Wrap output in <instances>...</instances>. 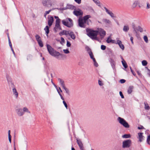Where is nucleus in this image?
<instances>
[{
  "label": "nucleus",
  "instance_id": "nucleus-1",
  "mask_svg": "<svg viewBox=\"0 0 150 150\" xmlns=\"http://www.w3.org/2000/svg\"><path fill=\"white\" fill-rule=\"evenodd\" d=\"M91 17L90 15H87L83 17V18H79L78 20V25L81 28H85L86 24L89 25L90 23L91 22V21L89 19Z\"/></svg>",
  "mask_w": 150,
  "mask_h": 150
},
{
  "label": "nucleus",
  "instance_id": "nucleus-2",
  "mask_svg": "<svg viewBox=\"0 0 150 150\" xmlns=\"http://www.w3.org/2000/svg\"><path fill=\"white\" fill-rule=\"evenodd\" d=\"M87 34L88 36L93 40H98L97 37L98 31L97 30H94L92 29L87 28L86 29Z\"/></svg>",
  "mask_w": 150,
  "mask_h": 150
},
{
  "label": "nucleus",
  "instance_id": "nucleus-3",
  "mask_svg": "<svg viewBox=\"0 0 150 150\" xmlns=\"http://www.w3.org/2000/svg\"><path fill=\"white\" fill-rule=\"evenodd\" d=\"M47 49L49 53L52 56L54 57L59 56L60 55L59 52L56 51L48 44L47 45Z\"/></svg>",
  "mask_w": 150,
  "mask_h": 150
},
{
  "label": "nucleus",
  "instance_id": "nucleus-4",
  "mask_svg": "<svg viewBox=\"0 0 150 150\" xmlns=\"http://www.w3.org/2000/svg\"><path fill=\"white\" fill-rule=\"evenodd\" d=\"M62 24L68 28H71L73 25V21L70 18H67L62 21Z\"/></svg>",
  "mask_w": 150,
  "mask_h": 150
},
{
  "label": "nucleus",
  "instance_id": "nucleus-5",
  "mask_svg": "<svg viewBox=\"0 0 150 150\" xmlns=\"http://www.w3.org/2000/svg\"><path fill=\"white\" fill-rule=\"evenodd\" d=\"M117 120L120 124L122 125L125 128H127L129 127V125L124 119L120 117H119L117 118Z\"/></svg>",
  "mask_w": 150,
  "mask_h": 150
},
{
  "label": "nucleus",
  "instance_id": "nucleus-6",
  "mask_svg": "<svg viewBox=\"0 0 150 150\" xmlns=\"http://www.w3.org/2000/svg\"><path fill=\"white\" fill-rule=\"evenodd\" d=\"M131 141L130 139H127L124 141L122 142V148H129L131 146Z\"/></svg>",
  "mask_w": 150,
  "mask_h": 150
},
{
  "label": "nucleus",
  "instance_id": "nucleus-7",
  "mask_svg": "<svg viewBox=\"0 0 150 150\" xmlns=\"http://www.w3.org/2000/svg\"><path fill=\"white\" fill-rule=\"evenodd\" d=\"M98 35L99 34L100 35L101 38L102 39L105 35L106 34V32L103 29L101 28H98Z\"/></svg>",
  "mask_w": 150,
  "mask_h": 150
},
{
  "label": "nucleus",
  "instance_id": "nucleus-8",
  "mask_svg": "<svg viewBox=\"0 0 150 150\" xmlns=\"http://www.w3.org/2000/svg\"><path fill=\"white\" fill-rule=\"evenodd\" d=\"M7 80L8 83L10 87L14 88L15 87L13 83L12 82L11 78L8 76L7 75L6 76Z\"/></svg>",
  "mask_w": 150,
  "mask_h": 150
},
{
  "label": "nucleus",
  "instance_id": "nucleus-9",
  "mask_svg": "<svg viewBox=\"0 0 150 150\" xmlns=\"http://www.w3.org/2000/svg\"><path fill=\"white\" fill-rule=\"evenodd\" d=\"M118 38H117V41L116 42L115 44H118L120 48L122 50H124L125 48L124 46L122 44V42L121 40H119Z\"/></svg>",
  "mask_w": 150,
  "mask_h": 150
},
{
  "label": "nucleus",
  "instance_id": "nucleus-10",
  "mask_svg": "<svg viewBox=\"0 0 150 150\" xmlns=\"http://www.w3.org/2000/svg\"><path fill=\"white\" fill-rule=\"evenodd\" d=\"M16 112L19 116H21L24 115V111L22 108H18L16 110Z\"/></svg>",
  "mask_w": 150,
  "mask_h": 150
},
{
  "label": "nucleus",
  "instance_id": "nucleus-11",
  "mask_svg": "<svg viewBox=\"0 0 150 150\" xmlns=\"http://www.w3.org/2000/svg\"><path fill=\"white\" fill-rule=\"evenodd\" d=\"M76 142L81 150H84L83 144L80 139H76Z\"/></svg>",
  "mask_w": 150,
  "mask_h": 150
},
{
  "label": "nucleus",
  "instance_id": "nucleus-12",
  "mask_svg": "<svg viewBox=\"0 0 150 150\" xmlns=\"http://www.w3.org/2000/svg\"><path fill=\"white\" fill-rule=\"evenodd\" d=\"M104 8L105 9L106 13L109 15L112 18H115L116 17L114 16V13H112L111 11L108 10L106 7H104Z\"/></svg>",
  "mask_w": 150,
  "mask_h": 150
},
{
  "label": "nucleus",
  "instance_id": "nucleus-13",
  "mask_svg": "<svg viewBox=\"0 0 150 150\" xmlns=\"http://www.w3.org/2000/svg\"><path fill=\"white\" fill-rule=\"evenodd\" d=\"M87 50L91 58L93 60V61H95V59L94 57L93 53L91 50V49L89 48L88 47L87 49Z\"/></svg>",
  "mask_w": 150,
  "mask_h": 150
},
{
  "label": "nucleus",
  "instance_id": "nucleus-14",
  "mask_svg": "<svg viewBox=\"0 0 150 150\" xmlns=\"http://www.w3.org/2000/svg\"><path fill=\"white\" fill-rule=\"evenodd\" d=\"M73 13L76 16L82 15L83 13V12L81 10H74L73 12Z\"/></svg>",
  "mask_w": 150,
  "mask_h": 150
},
{
  "label": "nucleus",
  "instance_id": "nucleus-15",
  "mask_svg": "<svg viewBox=\"0 0 150 150\" xmlns=\"http://www.w3.org/2000/svg\"><path fill=\"white\" fill-rule=\"evenodd\" d=\"M48 24L50 26L52 25L54 21V18L53 16H50L48 17Z\"/></svg>",
  "mask_w": 150,
  "mask_h": 150
},
{
  "label": "nucleus",
  "instance_id": "nucleus-16",
  "mask_svg": "<svg viewBox=\"0 0 150 150\" xmlns=\"http://www.w3.org/2000/svg\"><path fill=\"white\" fill-rule=\"evenodd\" d=\"M106 42L108 43H112L115 44L116 41L114 40H112L110 36H109L106 40Z\"/></svg>",
  "mask_w": 150,
  "mask_h": 150
},
{
  "label": "nucleus",
  "instance_id": "nucleus-17",
  "mask_svg": "<svg viewBox=\"0 0 150 150\" xmlns=\"http://www.w3.org/2000/svg\"><path fill=\"white\" fill-rule=\"evenodd\" d=\"M62 30L60 25H55V27L54 28V30L55 33L57 32L59 30Z\"/></svg>",
  "mask_w": 150,
  "mask_h": 150
},
{
  "label": "nucleus",
  "instance_id": "nucleus-18",
  "mask_svg": "<svg viewBox=\"0 0 150 150\" xmlns=\"http://www.w3.org/2000/svg\"><path fill=\"white\" fill-rule=\"evenodd\" d=\"M58 80L63 88H64V87H66L64 82L63 80L60 78H58Z\"/></svg>",
  "mask_w": 150,
  "mask_h": 150
},
{
  "label": "nucleus",
  "instance_id": "nucleus-19",
  "mask_svg": "<svg viewBox=\"0 0 150 150\" xmlns=\"http://www.w3.org/2000/svg\"><path fill=\"white\" fill-rule=\"evenodd\" d=\"M13 95L15 96L16 98H17L18 97V93L17 92V90L15 88H13L12 89Z\"/></svg>",
  "mask_w": 150,
  "mask_h": 150
},
{
  "label": "nucleus",
  "instance_id": "nucleus-20",
  "mask_svg": "<svg viewBox=\"0 0 150 150\" xmlns=\"http://www.w3.org/2000/svg\"><path fill=\"white\" fill-rule=\"evenodd\" d=\"M143 133H139L138 134L139 141L140 142H142L143 140Z\"/></svg>",
  "mask_w": 150,
  "mask_h": 150
},
{
  "label": "nucleus",
  "instance_id": "nucleus-21",
  "mask_svg": "<svg viewBox=\"0 0 150 150\" xmlns=\"http://www.w3.org/2000/svg\"><path fill=\"white\" fill-rule=\"evenodd\" d=\"M110 62L112 68L114 69L115 68V62L112 59H110Z\"/></svg>",
  "mask_w": 150,
  "mask_h": 150
},
{
  "label": "nucleus",
  "instance_id": "nucleus-22",
  "mask_svg": "<svg viewBox=\"0 0 150 150\" xmlns=\"http://www.w3.org/2000/svg\"><path fill=\"white\" fill-rule=\"evenodd\" d=\"M134 87L133 86H130L129 87L127 90V93L128 94H130L132 91Z\"/></svg>",
  "mask_w": 150,
  "mask_h": 150
},
{
  "label": "nucleus",
  "instance_id": "nucleus-23",
  "mask_svg": "<svg viewBox=\"0 0 150 150\" xmlns=\"http://www.w3.org/2000/svg\"><path fill=\"white\" fill-rule=\"evenodd\" d=\"M103 21L105 24H110L111 23V22L110 21L107 19H103Z\"/></svg>",
  "mask_w": 150,
  "mask_h": 150
},
{
  "label": "nucleus",
  "instance_id": "nucleus-24",
  "mask_svg": "<svg viewBox=\"0 0 150 150\" xmlns=\"http://www.w3.org/2000/svg\"><path fill=\"white\" fill-rule=\"evenodd\" d=\"M69 36L71 37V38L73 40H75L76 38V36L74 34V33L71 31L70 33Z\"/></svg>",
  "mask_w": 150,
  "mask_h": 150
},
{
  "label": "nucleus",
  "instance_id": "nucleus-25",
  "mask_svg": "<svg viewBox=\"0 0 150 150\" xmlns=\"http://www.w3.org/2000/svg\"><path fill=\"white\" fill-rule=\"evenodd\" d=\"M65 90V92L69 96H70V92L69 89L65 87H64V88H63Z\"/></svg>",
  "mask_w": 150,
  "mask_h": 150
},
{
  "label": "nucleus",
  "instance_id": "nucleus-26",
  "mask_svg": "<svg viewBox=\"0 0 150 150\" xmlns=\"http://www.w3.org/2000/svg\"><path fill=\"white\" fill-rule=\"evenodd\" d=\"M132 26L133 29H134V30L135 32L137 33V27H136L135 23H132Z\"/></svg>",
  "mask_w": 150,
  "mask_h": 150
},
{
  "label": "nucleus",
  "instance_id": "nucleus-27",
  "mask_svg": "<svg viewBox=\"0 0 150 150\" xmlns=\"http://www.w3.org/2000/svg\"><path fill=\"white\" fill-rule=\"evenodd\" d=\"M123 30L126 32H127L129 30V27L128 26L125 25L124 26L123 29Z\"/></svg>",
  "mask_w": 150,
  "mask_h": 150
},
{
  "label": "nucleus",
  "instance_id": "nucleus-28",
  "mask_svg": "<svg viewBox=\"0 0 150 150\" xmlns=\"http://www.w3.org/2000/svg\"><path fill=\"white\" fill-rule=\"evenodd\" d=\"M49 28L48 26L47 25L44 28V30L45 31L46 33L47 34V35L49 33Z\"/></svg>",
  "mask_w": 150,
  "mask_h": 150
},
{
  "label": "nucleus",
  "instance_id": "nucleus-29",
  "mask_svg": "<svg viewBox=\"0 0 150 150\" xmlns=\"http://www.w3.org/2000/svg\"><path fill=\"white\" fill-rule=\"evenodd\" d=\"M23 110L24 111V114L25 112H27L29 113H30V111L28 110V109L26 107H24L23 109Z\"/></svg>",
  "mask_w": 150,
  "mask_h": 150
},
{
  "label": "nucleus",
  "instance_id": "nucleus-30",
  "mask_svg": "<svg viewBox=\"0 0 150 150\" xmlns=\"http://www.w3.org/2000/svg\"><path fill=\"white\" fill-rule=\"evenodd\" d=\"M137 31H139L140 32H142L143 31L142 28L140 26H138V27H137Z\"/></svg>",
  "mask_w": 150,
  "mask_h": 150
},
{
  "label": "nucleus",
  "instance_id": "nucleus-31",
  "mask_svg": "<svg viewBox=\"0 0 150 150\" xmlns=\"http://www.w3.org/2000/svg\"><path fill=\"white\" fill-rule=\"evenodd\" d=\"M35 38L37 42L41 40L40 36L38 35H36L35 36Z\"/></svg>",
  "mask_w": 150,
  "mask_h": 150
},
{
  "label": "nucleus",
  "instance_id": "nucleus-32",
  "mask_svg": "<svg viewBox=\"0 0 150 150\" xmlns=\"http://www.w3.org/2000/svg\"><path fill=\"white\" fill-rule=\"evenodd\" d=\"M130 135L129 134H125L122 136V137L123 138H130Z\"/></svg>",
  "mask_w": 150,
  "mask_h": 150
},
{
  "label": "nucleus",
  "instance_id": "nucleus-33",
  "mask_svg": "<svg viewBox=\"0 0 150 150\" xmlns=\"http://www.w3.org/2000/svg\"><path fill=\"white\" fill-rule=\"evenodd\" d=\"M122 64L124 66V67L125 68H126L127 67V65L126 63V62L125 61H124V60L123 59V61H122Z\"/></svg>",
  "mask_w": 150,
  "mask_h": 150
},
{
  "label": "nucleus",
  "instance_id": "nucleus-34",
  "mask_svg": "<svg viewBox=\"0 0 150 150\" xmlns=\"http://www.w3.org/2000/svg\"><path fill=\"white\" fill-rule=\"evenodd\" d=\"M146 6L145 8L147 10L150 9V4L149 3L148 1L146 2Z\"/></svg>",
  "mask_w": 150,
  "mask_h": 150
},
{
  "label": "nucleus",
  "instance_id": "nucleus-35",
  "mask_svg": "<svg viewBox=\"0 0 150 150\" xmlns=\"http://www.w3.org/2000/svg\"><path fill=\"white\" fill-rule=\"evenodd\" d=\"M54 85L57 89V92L59 91L61 92H62V90L61 89V88L60 87H59V89H58L57 86L56 85H55L54 84Z\"/></svg>",
  "mask_w": 150,
  "mask_h": 150
},
{
  "label": "nucleus",
  "instance_id": "nucleus-36",
  "mask_svg": "<svg viewBox=\"0 0 150 150\" xmlns=\"http://www.w3.org/2000/svg\"><path fill=\"white\" fill-rule=\"evenodd\" d=\"M144 104L145 105V109L146 110H149L150 109V107L148 105V104L145 103H144Z\"/></svg>",
  "mask_w": 150,
  "mask_h": 150
},
{
  "label": "nucleus",
  "instance_id": "nucleus-37",
  "mask_svg": "<svg viewBox=\"0 0 150 150\" xmlns=\"http://www.w3.org/2000/svg\"><path fill=\"white\" fill-rule=\"evenodd\" d=\"M71 31L70 30H65L64 31V35H69Z\"/></svg>",
  "mask_w": 150,
  "mask_h": 150
},
{
  "label": "nucleus",
  "instance_id": "nucleus-38",
  "mask_svg": "<svg viewBox=\"0 0 150 150\" xmlns=\"http://www.w3.org/2000/svg\"><path fill=\"white\" fill-rule=\"evenodd\" d=\"M148 64V63L145 60H144L142 61V65L144 66H146Z\"/></svg>",
  "mask_w": 150,
  "mask_h": 150
},
{
  "label": "nucleus",
  "instance_id": "nucleus-39",
  "mask_svg": "<svg viewBox=\"0 0 150 150\" xmlns=\"http://www.w3.org/2000/svg\"><path fill=\"white\" fill-rule=\"evenodd\" d=\"M98 6H100V1L98 0H92Z\"/></svg>",
  "mask_w": 150,
  "mask_h": 150
},
{
  "label": "nucleus",
  "instance_id": "nucleus-40",
  "mask_svg": "<svg viewBox=\"0 0 150 150\" xmlns=\"http://www.w3.org/2000/svg\"><path fill=\"white\" fill-rule=\"evenodd\" d=\"M138 4V1H135L133 4V6L134 7H135Z\"/></svg>",
  "mask_w": 150,
  "mask_h": 150
},
{
  "label": "nucleus",
  "instance_id": "nucleus-41",
  "mask_svg": "<svg viewBox=\"0 0 150 150\" xmlns=\"http://www.w3.org/2000/svg\"><path fill=\"white\" fill-rule=\"evenodd\" d=\"M38 42L40 47H43V45L42 42L41 40Z\"/></svg>",
  "mask_w": 150,
  "mask_h": 150
},
{
  "label": "nucleus",
  "instance_id": "nucleus-42",
  "mask_svg": "<svg viewBox=\"0 0 150 150\" xmlns=\"http://www.w3.org/2000/svg\"><path fill=\"white\" fill-rule=\"evenodd\" d=\"M144 39L146 43H148V38L147 37L146 35H145L144 36Z\"/></svg>",
  "mask_w": 150,
  "mask_h": 150
},
{
  "label": "nucleus",
  "instance_id": "nucleus-43",
  "mask_svg": "<svg viewBox=\"0 0 150 150\" xmlns=\"http://www.w3.org/2000/svg\"><path fill=\"white\" fill-rule=\"evenodd\" d=\"M42 3L44 6H47V1L46 0H43L42 1Z\"/></svg>",
  "mask_w": 150,
  "mask_h": 150
},
{
  "label": "nucleus",
  "instance_id": "nucleus-44",
  "mask_svg": "<svg viewBox=\"0 0 150 150\" xmlns=\"http://www.w3.org/2000/svg\"><path fill=\"white\" fill-rule=\"evenodd\" d=\"M60 19H57L56 21L55 25H60Z\"/></svg>",
  "mask_w": 150,
  "mask_h": 150
},
{
  "label": "nucleus",
  "instance_id": "nucleus-45",
  "mask_svg": "<svg viewBox=\"0 0 150 150\" xmlns=\"http://www.w3.org/2000/svg\"><path fill=\"white\" fill-rule=\"evenodd\" d=\"M8 40L9 44L10 47H12V44L11 43L10 39L9 36H8Z\"/></svg>",
  "mask_w": 150,
  "mask_h": 150
},
{
  "label": "nucleus",
  "instance_id": "nucleus-46",
  "mask_svg": "<svg viewBox=\"0 0 150 150\" xmlns=\"http://www.w3.org/2000/svg\"><path fill=\"white\" fill-rule=\"evenodd\" d=\"M63 103L64 104L65 107L67 109V108H68V106H67V103L65 102V101L64 100L63 101Z\"/></svg>",
  "mask_w": 150,
  "mask_h": 150
},
{
  "label": "nucleus",
  "instance_id": "nucleus-47",
  "mask_svg": "<svg viewBox=\"0 0 150 150\" xmlns=\"http://www.w3.org/2000/svg\"><path fill=\"white\" fill-rule=\"evenodd\" d=\"M106 48V47L105 45H102L101 46V50H105V49Z\"/></svg>",
  "mask_w": 150,
  "mask_h": 150
},
{
  "label": "nucleus",
  "instance_id": "nucleus-48",
  "mask_svg": "<svg viewBox=\"0 0 150 150\" xmlns=\"http://www.w3.org/2000/svg\"><path fill=\"white\" fill-rule=\"evenodd\" d=\"M144 1H142L141 2V4L139 5V7L140 8L142 7L143 6L144 4Z\"/></svg>",
  "mask_w": 150,
  "mask_h": 150
},
{
  "label": "nucleus",
  "instance_id": "nucleus-49",
  "mask_svg": "<svg viewBox=\"0 0 150 150\" xmlns=\"http://www.w3.org/2000/svg\"><path fill=\"white\" fill-rule=\"evenodd\" d=\"M63 51L64 52L65 54H68L69 53V51L68 49L64 50Z\"/></svg>",
  "mask_w": 150,
  "mask_h": 150
},
{
  "label": "nucleus",
  "instance_id": "nucleus-50",
  "mask_svg": "<svg viewBox=\"0 0 150 150\" xmlns=\"http://www.w3.org/2000/svg\"><path fill=\"white\" fill-rule=\"evenodd\" d=\"M71 45V44L69 41H67V46L68 47H70Z\"/></svg>",
  "mask_w": 150,
  "mask_h": 150
},
{
  "label": "nucleus",
  "instance_id": "nucleus-51",
  "mask_svg": "<svg viewBox=\"0 0 150 150\" xmlns=\"http://www.w3.org/2000/svg\"><path fill=\"white\" fill-rule=\"evenodd\" d=\"M130 70H131V72H132V74H133V75L135 76H136V74L135 73L134 71L132 69V68L131 67H130Z\"/></svg>",
  "mask_w": 150,
  "mask_h": 150
},
{
  "label": "nucleus",
  "instance_id": "nucleus-52",
  "mask_svg": "<svg viewBox=\"0 0 150 150\" xmlns=\"http://www.w3.org/2000/svg\"><path fill=\"white\" fill-rule=\"evenodd\" d=\"M146 68L147 69V73L148 75H149V76H150V70L147 67H146Z\"/></svg>",
  "mask_w": 150,
  "mask_h": 150
},
{
  "label": "nucleus",
  "instance_id": "nucleus-53",
  "mask_svg": "<svg viewBox=\"0 0 150 150\" xmlns=\"http://www.w3.org/2000/svg\"><path fill=\"white\" fill-rule=\"evenodd\" d=\"M94 62V65L96 67H97L98 66V64L96 62V59H95V61H93Z\"/></svg>",
  "mask_w": 150,
  "mask_h": 150
},
{
  "label": "nucleus",
  "instance_id": "nucleus-54",
  "mask_svg": "<svg viewBox=\"0 0 150 150\" xmlns=\"http://www.w3.org/2000/svg\"><path fill=\"white\" fill-rule=\"evenodd\" d=\"M119 93H120V95L121 96V98H124V97L123 94H122V92L121 91H120L119 92Z\"/></svg>",
  "mask_w": 150,
  "mask_h": 150
},
{
  "label": "nucleus",
  "instance_id": "nucleus-55",
  "mask_svg": "<svg viewBox=\"0 0 150 150\" xmlns=\"http://www.w3.org/2000/svg\"><path fill=\"white\" fill-rule=\"evenodd\" d=\"M125 80L124 79H121L120 80V82L121 83H125Z\"/></svg>",
  "mask_w": 150,
  "mask_h": 150
},
{
  "label": "nucleus",
  "instance_id": "nucleus-56",
  "mask_svg": "<svg viewBox=\"0 0 150 150\" xmlns=\"http://www.w3.org/2000/svg\"><path fill=\"white\" fill-rule=\"evenodd\" d=\"M74 1L79 4H80L81 3V0H74Z\"/></svg>",
  "mask_w": 150,
  "mask_h": 150
},
{
  "label": "nucleus",
  "instance_id": "nucleus-57",
  "mask_svg": "<svg viewBox=\"0 0 150 150\" xmlns=\"http://www.w3.org/2000/svg\"><path fill=\"white\" fill-rule=\"evenodd\" d=\"M137 72L139 76L142 77V75L140 72H139V71H137Z\"/></svg>",
  "mask_w": 150,
  "mask_h": 150
},
{
  "label": "nucleus",
  "instance_id": "nucleus-58",
  "mask_svg": "<svg viewBox=\"0 0 150 150\" xmlns=\"http://www.w3.org/2000/svg\"><path fill=\"white\" fill-rule=\"evenodd\" d=\"M150 141V135L148 136V137L147 138V141L148 143V144H149V141Z\"/></svg>",
  "mask_w": 150,
  "mask_h": 150
},
{
  "label": "nucleus",
  "instance_id": "nucleus-59",
  "mask_svg": "<svg viewBox=\"0 0 150 150\" xmlns=\"http://www.w3.org/2000/svg\"><path fill=\"white\" fill-rule=\"evenodd\" d=\"M137 128L139 129H144V127L142 125L140 126V127H138Z\"/></svg>",
  "mask_w": 150,
  "mask_h": 150
},
{
  "label": "nucleus",
  "instance_id": "nucleus-60",
  "mask_svg": "<svg viewBox=\"0 0 150 150\" xmlns=\"http://www.w3.org/2000/svg\"><path fill=\"white\" fill-rule=\"evenodd\" d=\"M98 83L99 85H100V86H101L103 85V84L102 83V81L100 80H98Z\"/></svg>",
  "mask_w": 150,
  "mask_h": 150
},
{
  "label": "nucleus",
  "instance_id": "nucleus-61",
  "mask_svg": "<svg viewBox=\"0 0 150 150\" xmlns=\"http://www.w3.org/2000/svg\"><path fill=\"white\" fill-rule=\"evenodd\" d=\"M64 31L65 30H63V31L60 32L59 33V35L61 36L64 34Z\"/></svg>",
  "mask_w": 150,
  "mask_h": 150
},
{
  "label": "nucleus",
  "instance_id": "nucleus-62",
  "mask_svg": "<svg viewBox=\"0 0 150 150\" xmlns=\"http://www.w3.org/2000/svg\"><path fill=\"white\" fill-rule=\"evenodd\" d=\"M51 11V10H49L48 11H46L45 13V15H47V14H48Z\"/></svg>",
  "mask_w": 150,
  "mask_h": 150
},
{
  "label": "nucleus",
  "instance_id": "nucleus-63",
  "mask_svg": "<svg viewBox=\"0 0 150 150\" xmlns=\"http://www.w3.org/2000/svg\"><path fill=\"white\" fill-rule=\"evenodd\" d=\"M8 138L9 142L11 143V136H8Z\"/></svg>",
  "mask_w": 150,
  "mask_h": 150
},
{
  "label": "nucleus",
  "instance_id": "nucleus-64",
  "mask_svg": "<svg viewBox=\"0 0 150 150\" xmlns=\"http://www.w3.org/2000/svg\"><path fill=\"white\" fill-rule=\"evenodd\" d=\"M25 144L26 147V149H27L28 147V142H27L26 141H25Z\"/></svg>",
  "mask_w": 150,
  "mask_h": 150
}]
</instances>
